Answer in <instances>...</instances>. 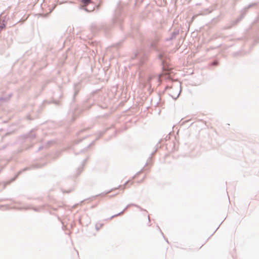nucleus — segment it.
<instances>
[{
  "mask_svg": "<svg viewBox=\"0 0 259 259\" xmlns=\"http://www.w3.org/2000/svg\"><path fill=\"white\" fill-rule=\"evenodd\" d=\"M167 75H168V78H170V77H171V73H170V72H168V73H167Z\"/></svg>",
  "mask_w": 259,
  "mask_h": 259,
  "instance_id": "nucleus-3",
  "label": "nucleus"
},
{
  "mask_svg": "<svg viewBox=\"0 0 259 259\" xmlns=\"http://www.w3.org/2000/svg\"><path fill=\"white\" fill-rule=\"evenodd\" d=\"M81 2L82 3V6L83 7H85L91 3V0H81Z\"/></svg>",
  "mask_w": 259,
  "mask_h": 259,
  "instance_id": "nucleus-2",
  "label": "nucleus"
},
{
  "mask_svg": "<svg viewBox=\"0 0 259 259\" xmlns=\"http://www.w3.org/2000/svg\"><path fill=\"white\" fill-rule=\"evenodd\" d=\"M180 85L178 84L177 89L175 90H173L172 87L170 88V89L169 91V94L170 95L174 98H177L180 95Z\"/></svg>",
  "mask_w": 259,
  "mask_h": 259,
  "instance_id": "nucleus-1",
  "label": "nucleus"
},
{
  "mask_svg": "<svg viewBox=\"0 0 259 259\" xmlns=\"http://www.w3.org/2000/svg\"><path fill=\"white\" fill-rule=\"evenodd\" d=\"M139 174H137L136 175H135V176H134V179H135V178H136L137 177H138L139 176Z\"/></svg>",
  "mask_w": 259,
  "mask_h": 259,
  "instance_id": "nucleus-4",
  "label": "nucleus"
}]
</instances>
